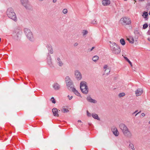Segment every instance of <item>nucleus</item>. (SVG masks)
Instances as JSON below:
<instances>
[{
    "label": "nucleus",
    "mask_w": 150,
    "mask_h": 150,
    "mask_svg": "<svg viewBox=\"0 0 150 150\" xmlns=\"http://www.w3.org/2000/svg\"><path fill=\"white\" fill-rule=\"evenodd\" d=\"M110 50L112 52L115 54L117 55L119 54L121 52L120 47L119 45L115 42L110 41Z\"/></svg>",
    "instance_id": "obj_1"
},
{
    "label": "nucleus",
    "mask_w": 150,
    "mask_h": 150,
    "mask_svg": "<svg viewBox=\"0 0 150 150\" xmlns=\"http://www.w3.org/2000/svg\"><path fill=\"white\" fill-rule=\"evenodd\" d=\"M119 127L124 136L127 137H131L132 136V134L131 132L124 124H120L119 125Z\"/></svg>",
    "instance_id": "obj_2"
},
{
    "label": "nucleus",
    "mask_w": 150,
    "mask_h": 150,
    "mask_svg": "<svg viewBox=\"0 0 150 150\" xmlns=\"http://www.w3.org/2000/svg\"><path fill=\"white\" fill-rule=\"evenodd\" d=\"M80 88L82 92L85 94L88 93L89 89L87 83L85 81H81L80 83Z\"/></svg>",
    "instance_id": "obj_3"
},
{
    "label": "nucleus",
    "mask_w": 150,
    "mask_h": 150,
    "mask_svg": "<svg viewBox=\"0 0 150 150\" xmlns=\"http://www.w3.org/2000/svg\"><path fill=\"white\" fill-rule=\"evenodd\" d=\"M6 14L7 16L10 18L15 21L17 20V18L16 16L13 9L12 8H8Z\"/></svg>",
    "instance_id": "obj_4"
},
{
    "label": "nucleus",
    "mask_w": 150,
    "mask_h": 150,
    "mask_svg": "<svg viewBox=\"0 0 150 150\" xmlns=\"http://www.w3.org/2000/svg\"><path fill=\"white\" fill-rule=\"evenodd\" d=\"M21 4L26 10H30L32 8L31 5L28 0H20Z\"/></svg>",
    "instance_id": "obj_5"
},
{
    "label": "nucleus",
    "mask_w": 150,
    "mask_h": 150,
    "mask_svg": "<svg viewBox=\"0 0 150 150\" xmlns=\"http://www.w3.org/2000/svg\"><path fill=\"white\" fill-rule=\"evenodd\" d=\"M120 22L122 25H129L131 24V21L130 19L127 17H124L122 18Z\"/></svg>",
    "instance_id": "obj_6"
},
{
    "label": "nucleus",
    "mask_w": 150,
    "mask_h": 150,
    "mask_svg": "<svg viewBox=\"0 0 150 150\" xmlns=\"http://www.w3.org/2000/svg\"><path fill=\"white\" fill-rule=\"evenodd\" d=\"M24 32L28 39L30 41L33 40V34L30 30L27 28H25L24 29Z\"/></svg>",
    "instance_id": "obj_7"
},
{
    "label": "nucleus",
    "mask_w": 150,
    "mask_h": 150,
    "mask_svg": "<svg viewBox=\"0 0 150 150\" xmlns=\"http://www.w3.org/2000/svg\"><path fill=\"white\" fill-rule=\"evenodd\" d=\"M75 77L77 80H81L82 78V75L79 71L76 70L74 72Z\"/></svg>",
    "instance_id": "obj_8"
},
{
    "label": "nucleus",
    "mask_w": 150,
    "mask_h": 150,
    "mask_svg": "<svg viewBox=\"0 0 150 150\" xmlns=\"http://www.w3.org/2000/svg\"><path fill=\"white\" fill-rule=\"evenodd\" d=\"M55 61L59 67H62L64 65V63L59 57H57L56 59H55Z\"/></svg>",
    "instance_id": "obj_9"
},
{
    "label": "nucleus",
    "mask_w": 150,
    "mask_h": 150,
    "mask_svg": "<svg viewBox=\"0 0 150 150\" xmlns=\"http://www.w3.org/2000/svg\"><path fill=\"white\" fill-rule=\"evenodd\" d=\"M112 131L113 134L116 137L118 136L119 134V133L117 128L115 127H114L112 129Z\"/></svg>",
    "instance_id": "obj_10"
},
{
    "label": "nucleus",
    "mask_w": 150,
    "mask_h": 150,
    "mask_svg": "<svg viewBox=\"0 0 150 150\" xmlns=\"http://www.w3.org/2000/svg\"><path fill=\"white\" fill-rule=\"evenodd\" d=\"M86 99L88 102L91 103H96L97 102V101L96 100L92 98L90 96H87Z\"/></svg>",
    "instance_id": "obj_11"
},
{
    "label": "nucleus",
    "mask_w": 150,
    "mask_h": 150,
    "mask_svg": "<svg viewBox=\"0 0 150 150\" xmlns=\"http://www.w3.org/2000/svg\"><path fill=\"white\" fill-rule=\"evenodd\" d=\"M67 86L69 90H71L74 88V86L72 81L67 82L66 83Z\"/></svg>",
    "instance_id": "obj_12"
},
{
    "label": "nucleus",
    "mask_w": 150,
    "mask_h": 150,
    "mask_svg": "<svg viewBox=\"0 0 150 150\" xmlns=\"http://www.w3.org/2000/svg\"><path fill=\"white\" fill-rule=\"evenodd\" d=\"M52 58L50 56L47 59V63L51 67H54L52 62Z\"/></svg>",
    "instance_id": "obj_13"
},
{
    "label": "nucleus",
    "mask_w": 150,
    "mask_h": 150,
    "mask_svg": "<svg viewBox=\"0 0 150 150\" xmlns=\"http://www.w3.org/2000/svg\"><path fill=\"white\" fill-rule=\"evenodd\" d=\"M52 112L54 116L58 117L59 115L58 114V109L56 108H53L52 109Z\"/></svg>",
    "instance_id": "obj_14"
},
{
    "label": "nucleus",
    "mask_w": 150,
    "mask_h": 150,
    "mask_svg": "<svg viewBox=\"0 0 150 150\" xmlns=\"http://www.w3.org/2000/svg\"><path fill=\"white\" fill-rule=\"evenodd\" d=\"M143 91L141 88L138 89L135 92L136 96H140L143 93Z\"/></svg>",
    "instance_id": "obj_15"
},
{
    "label": "nucleus",
    "mask_w": 150,
    "mask_h": 150,
    "mask_svg": "<svg viewBox=\"0 0 150 150\" xmlns=\"http://www.w3.org/2000/svg\"><path fill=\"white\" fill-rule=\"evenodd\" d=\"M53 87L55 90H59L60 88V86L57 83H54L53 85Z\"/></svg>",
    "instance_id": "obj_16"
},
{
    "label": "nucleus",
    "mask_w": 150,
    "mask_h": 150,
    "mask_svg": "<svg viewBox=\"0 0 150 150\" xmlns=\"http://www.w3.org/2000/svg\"><path fill=\"white\" fill-rule=\"evenodd\" d=\"M102 3L104 6H107L110 4V0H104L102 1Z\"/></svg>",
    "instance_id": "obj_17"
},
{
    "label": "nucleus",
    "mask_w": 150,
    "mask_h": 150,
    "mask_svg": "<svg viewBox=\"0 0 150 150\" xmlns=\"http://www.w3.org/2000/svg\"><path fill=\"white\" fill-rule=\"evenodd\" d=\"M72 91L74 92L75 94L77 95L78 96H80L81 97V96L80 95V93L76 90L75 88H73L72 89H71Z\"/></svg>",
    "instance_id": "obj_18"
},
{
    "label": "nucleus",
    "mask_w": 150,
    "mask_h": 150,
    "mask_svg": "<svg viewBox=\"0 0 150 150\" xmlns=\"http://www.w3.org/2000/svg\"><path fill=\"white\" fill-rule=\"evenodd\" d=\"M127 40L129 41V42L133 44L134 42V38L132 37H129V38H127Z\"/></svg>",
    "instance_id": "obj_19"
},
{
    "label": "nucleus",
    "mask_w": 150,
    "mask_h": 150,
    "mask_svg": "<svg viewBox=\"0 0 150 150\" xmlns=\"http://www.w3.org/2000/svg\"><path fill=\"white\" fill-rule=\"evenodd\" d=\"M92 115L94 119L99 120H100V119L99 118L98 115L97 114L95 113H93L92 114Z\"/></svg>",
    "instance_id": "obj_20"
},
{
    "label": "nucleus",
    "mask_w": 150,
    "mask_h": 150,
    "mask_svg": "<svg viewBox=\"0 0 150 150\" xmlns=\"http://www.w3.org/2000/svg\"><path fill=\"white\" fill-rule=\"evenodd\" d=\"M110 67L106 69L105 70V73L107 75H108L110 73Z\"/></svg>",
    "instance_id": "obj_21"
},
{
    "label": "nucleus",
    "mask_w": 150,
    "mask_h": 150,
    "mask_svg": "<svg viewBox=\"0 0 150 150\" xmlns=\"http://www.w3.org/2000/svg\"><path fill=\"white\" fill-rule=\"evenodd\" d=\"M99 59V57L98 56L96 55L93 56L92 58V60L93 61L95 62H96Z\"/></svg>",
    "instance_id": "obj_22"
},
{
    "label": "nucleus",
    "mask_w": 150,
    "mask_h": 150,
    "mask_svg": "<svg viewBox=\"0 0 150 150\" xmlns=\"http://www.w3.org/2000/svg\"><path fill=\"white\" fill-rule=\"evenodd\" d=\"M129 148H130L132 150H135V149L134 147L133 144L132 143L129 144Z\"/></svg>",
    "instance_id": "obj_23"
},
{
    "label": "nucleus",
    "mask_w": 150,
    "mask_h": 150,
    "mask_svg": "<svg viewBox=\"0 0 150 150\" xmlns=\"http://www.w3.org/2000/svg\"><path fill=\"white\" fill-rule=\"evenodd\" d=\"M83 35L84 37H85L86 34L88 33V31L86 30H83L82 32Z\"/></svg>",
    "instance_id": "obj_24"
},
{
    "label": "nucleus",
    "mask_w": 150,
    "mask_h": 150,
    "mask_svg": "<svg viewBox=\"0 0 150 150\" xmlns=\"http://www.w3.org/2000/svg\"><path fill=\"white\" fill-rule=\"evenodd\" d=\"M121 44L122 45H125V42L124 40L123 39H121L120 40Z\"/></svg>",
    "instance_id": "obj_25"
},
{
    "label": "nucleus",
    "mask_w": 150,
    "mask_h": 150,
    "mask_svg": "<svg viewBox=\"0 0 150 150\" xmlns=\"http://www.w3.org/2000/svg\"><path fill=\"white\" fill-rule=\"evenodd\" d=\"M65 81L66 82V83H67V82H69L70 81H71V79L70 78L69 76H67L65 78Z\"/></svg>",
    "instance_id": "obj_26"
},
{
    "label": "nucleus",
    "mask_w": 150,
    "mask_h": 150,
    "mask_svg": "<svg viewBox=\"0 0 150 150\" xmlns=\"http://www.w3.org/2000/svg\"><path fill=\"white\" fill-rule=\"evenodd\" d=\"M124 58L125 59L129 62V64L131 66H132V62L130 61V60L126 57H124Z\"/></svg>",
    "instance_id": "obj_27"
},
{
    "label": "nucleus",
    "mask_w": 150,
    "mask_h": 150,
    "mask_svg": "<svg viewBox=\"0 0 150 150\" xmlns=\"http://www.w3.org/2000/svg\"><path fill=\"white\" fill-rule=\"evenodd\" d=\"M62 111L64 113L67 112L69 111V110L67 108H63L62 110Z\"/></svg>",
    "instance_id": "obj_28"
},
{
    "label": "nucleus",
    "mask_w": 150,
    "mask_h": 150,
    "mask_svg": "<svg viewBox=\"0 0 150 150\" xmlns=\"http://www.w3.org/2000/svg\"><path fill=\"white\" fill-rule=\"evenodd\" d=\"M142 16H143L144 17V18H146L148 16V14L146 12H144V13H143V15H142Z\"/></svg>",
    "instance_id": "obj_29"
},
{
    "label": "nucleus",
    "mask_w": 150,
    "mask_h": 150,
    "mask_svg": "<svg viewBox=\"0 0 150 150\" xmlns=\"http://www.w3.org/2000/svg\"><path fill=\"white\" fill-rule=\"evenodd\" d=\"M68 11L67 9L65 8L63 10L62 12L64 14H65L67 13Z\"/></svg>",
    "instance_id": "obj_30"
},
{
    "label": "nucleus",
    "mask_w": 150,
    "mask_h": 150,
    "mask_svg": "<svg viewBox=\"0 0 150 150\" xmlns=\"http://www.w3.org/2000/svg\"><path fill=\"white\" fill-rule=\"evenodd\" d=\"M49 48L50 49V50H49V52L51 54H52L53 53V50L52 49V48L51 46H50Z\"/></svg>",
    "instance_id": "obj_31"
},
{
    "label": "nucleus",
    "mask_w": 150,
    "mask_h": 150,
    "mask_svg": "<svg viewBox=\"0 0 150 150\" xmlns=\"http://www.w3.org/2000/svg\"><path fill=\"white\" fill-rule=\"evenodd\" d=\"M97 21L95 19H94L91 21V23L93 24H97Z\"/></svg>",
    "instance_id": "obj_32"
},
{
    "label": "nucleus",
    "mask_w": 150,
    "mask_h": 150,
    "mask_svg": "<svg viewBox=\"0 0 150 150\" xmlns=\"http://www.w3.org/2000/svg\"><path fill=\"white\" fill-rule=\"evenodd\" d=\"M125 93H120L119 95V96L120 97H122L125 95Z\"/></svg>",
    "instance_id": "obj_33"
},
{
    "label": "nucleus",
    "mask_w": 150,
    "mask_h": 150,
    "mask_svg": "<svg viewBox=\"0 0 150 150\" xmlns=\"http://www.w3.org/2000/svg\"><path fill=\"white\" fill-rule=\"evenodd\" d=\"M148 26V25L147 24H145L143 25V28L144 29L146 28Z\"/></svg>",
    "instance_id": "obj_34"
},
{
    "label": "nucleus",
    "mask_w": 150,
    "mask_h": 150,
    "mask_svg": "<svg viewBox=\"0 0 150 150\" xmlns=\"http://www.w3.org/2000/svg\"><path fill=\"white\" fill-rule=\"evenodd\" d=\"M110 67H108L107 65H105L103 66V68L105 69H108Z\"/></svg>",
    "instance_id": "obj_35"
},
{
    "label": "nucleus",
    "mask_w": 150,
    "mask_h": 150,
    "mask_svg": "<svg viewBox=\"0 0 150 150\" xmlns=\"http://www.w3.org/2000/svg\"><path fill=\"white\" fill-rule=\"evenodd\" d=\"M87 115L88 117H91V113L89 112L88 110L87 111Z\"/></svg>",
    "instance_id": "obj_36"
},
{
    "label": "nucleus",
    "mask_w": 150,
    "mask_h": 150,
    "mask_svg": "<svg viewBox=\"0 0 150 150\" xmlns=\"http://www.w3.org/2000/svg\"><path fill=\"white\" fill-rule=\"evenodd\" d=\"M67 97L69 98V100H71L73 97L72 96H70L69 95H68V96Z\"/></svg>",
    "instance_id": "obj_37"
},
{
    "label": "nucleus",
    "mask_w": 150,
    "mask_h": 150,
    "mask_svg": "<svg viewBox=\"0 0 150 150\" xmlns=\"http://www.w3.org/2000/svg\"><path fill=\"white\" fill-rule=\"evenodd\" d=\"M78 44L77 42H75V43L74 44V46L75 47L76 46H78Z\"/></svg>",
    "instance_id": "obj_38"
},
{
    "label": "nucleus",
    "mask_w": 150,
    "mask_h": 150,
    "mask_svg": "<svg viewBox=\"0 0 150 150\" xmlns=\"http://www.w3.org/2000/svg\"><path fill=\"white\" fill-rule=\"evenodd\" d=\"M52 102L53 103H56V101H55L54 100H52Z\"/></svg>",
    "instance_id": "obj_39"
},
{
    "label": "nucleus",
    "mask_w": 150,
    "mask_h": 150,
    "mask_svg": "<svg viewBox=\"0 0 150 150\" xmlns=\"http://www.w3.org/2000/svg\"><path fill=\"white\" fill-rule=\"evenodd\" d=\"M95 47H92L91 49L90 50V51H91Z\"/></svg>",
    "instance_id": "obj_40"
},
{
    "label": "nucleus",
    "mask_w": 150,
    "mask_h": 150,
    "mask_svg": "<svg viewBox=\"0 0 150 150\" xmlns=\"http://www.w3.org/2000/svg\"><path fill=\"white\" fill-rule=\"evenodd\" d=\"M141 115H142V116L144 117V116H145V114L144 113H142Z\"/></svg>",
    "instance_id": "obj_41"
},
{
    "label": "nucleus",
    "mask_w": 150,
    "mask_h": 150,
    "mask_svg": "<svg viewBox=\"0 0 150 150\" xmlns=\"http://www.w3.org/2000/svg\"><path fill=\"white\" fill-rule=\"evenodd\" d=\"M137 112H138V110H136L134 112H133V114H134L135 113Z\"/></svg>",
    "instance_id": "obj_42"
},
{
    "label": "nucleus",
    "mask_w": 150,
    "mask_h": 150,
    "mask_svg": "<svg viewBox=\"0 0 150 150\" xmlns=\"http://www.w3.org/2000/svg\"><path fill=\"white\" fill-rule=\"evenodd\" d=\"M16 30H17V32L18 33H19L20 31V30L19 29H16Z\"/></svg>",
    "instance_id": "obj_43"
},
{
    "label": "nucleus",
    "mask_w": 150,
    "mask_h": 150,
    "mask_svg": "<svg viewBox=\"0 0 150 150\" xmlns=\"http://www.w3.org/2000/svg\"><path fill=\"white\" fill-rule=\"evenodd\" d=\"M57 0H53V3H55L56 2Z\"/></svg>",
    "instance_id": "obj_44"
},
{
    "label": "nucleus",
    "mask_w": 150,
    "mask_h": 150,
    "mask_svg": "<svg viewBox=\"0 0 150 150\" xmlns=\"http://www.w3.org/2000/svg\"><path fill=\"white\" fill-rule=\"evenodd\" d=\"M140 112H141V111H140V112H138L137 113V114H136L135 116H136L138 114L140 113Z\"/></svg>",
    "instance_id": "obj_45"
},
{
    "label": "nucleus",
    "mask_w": 150,
    "mask_h": 150,
    "mask_svg": "<svg viewBox=\"0 0 150 150\" xmlns=\"http://www.w3.org/2000/svg\"><path fill=\"white\" fill-rule=\"evenodd\" d=\"M78 122H80V123H81V120H79L78 121Z\"/></svg>",
    "instance_id": "obj_46"
},
{
    "label": "nucleus",
    "mask_w": 150,
    "mask_h": 150,
    "mask_svg": "<svg viewBox=\"0 0 150 150\" xmlns=\"http://www.w3.org/2000/svg\"><path fill=\"white\" fill-rule=\"evenodd\" d=\"M79 125H81V126H82V123H81L80 124H79Z\"/></svg>",
    "instance_id": "obj_47"
},
{
    "label": "nucleus",
    "mask_w": 150,
    "mask_h": 150,
    "mask_svg": "<svg viewBox=\"0 0 150 150\" xmlns=\"http://www.w3.org/2000/svg\"><path fill=\"white\" fill-rule=\"evenodd\" d=\"M51 99L54 100V99L53 97H52V98H51Z\"/></svg>",
    "instance_id": "obj_48"
},
{
    "label": "nucleus",
    "mask_w": 150,
    "mask_h": 150,
    "mask_svg": "<svg viewBox=\"0 0 150 150\" xmlns=\"http://www.w3.org/2000/svg\"><path fill=\"white\" fill-rule=\"evenodd\" d=\"M49 47H50V46H49L48 47V50H50V48H49Z\"/></svg>",
    "instance_id": "obj_49"
},
{
    "label": "nucleus",
    "mask_w": 150,
    "mask_h": 150,
    "mask_svg": "<svg viewBox=\"0 0 150 150\" xmlns=\"http://www.w3.org/2000/svg\"><path fill=\"white\" fill-rule=\"evenodd\" d=\"M148 40H149V41H150V38H148Z\"/></svg>",
    "instance_id": "obj_50"
},
{
    "label": "nucleus",
    "mask_w": 150,
    "mask_h": 150,
    "mask_svg": "<svg viewBox=\"0 0 150 150\" xmlns=\"http://www.w3.org/2000/svg\"><path fill=\"white\" fill-rule=\"evenodd\" d=\"M149 15H150V11L149 13Z\"/></svg>",
    "instance_id": "obj_51"
},
{
    "label": "nucleus",
    "mask_w": 150,
    "mask_h": 150,
    "mask_svg": "<svg viewBox=\"0 0 150 150\" xmlns=\"http://www.w3.org/2000/svg\"><path fill=\"white\" fill-rule=\"evenodd\" d=\"M149 124H150V121L149 122Z\"/></svg>",
    "instance_id": "obj_52"
},
{
    "label": "nucleus",
    "mask_w": 150,
    "mask_h": 150,
    "mask_svg": "<svg viewBox=\"0 0 150 150\" xmlns=\"http://www.w3.org/2000/svg\"><path fill=\"white\" fill-rule=\"evenodd\" d=\"M149 27H150V25H149Z\"/></svg>",
    "instance_id": "obj_53"
}]
</instances>
